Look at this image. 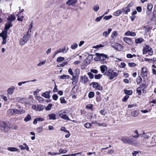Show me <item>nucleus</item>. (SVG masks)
<instances>
[{"label": "nucleus", "mask_w": 156, "mask_h": 156, "mask_svg": "<svg viewBox=\"0 0 156 156\" xmlns=\"http://www.w3.org/2000/svg\"><path fill=\"white\" fill-rule=\"evenodd\" d=\"M92 84V87L94 88H97L98 87L99 84L97 82H93L91 83Z\"/></svg>", "instance_id": "49"}, {"label": "nucleus", "mask_w": 156, "mask_h": 156, "mask_svg": "<svg viewBox=\"0 0 156 156\" xmlns=\"http://www.w3.org/2000/svg\"><path fill=\"white\" fill-rule=\"evenodd\" d=\"M78 47V44H77L75 43L72 44L71 46V48L72 49H76Z\"/></svg>", "instance_id": "44"}, {"label": "nucleus", "mask_w": 156, "mask_h": 156, "mask_svg": "<svg viewBox=\"0 0 156 156\" xmlns=\"http://www.w3.org/2000/svg\"><path fill=\"white\" fill-rule=\"evenodd\" d=\"M102 76V75L101 74H98V75H95V78L96 79H100Z\"/></svg>", "instance_id": "56"}, {"label": "nucleus", "mask_w": 156, "mask_h": 156, "mask_svg": "<svg viewBox=\"0 0 156 156\" xmlns=\"http://www.w3.org/2000/svg\"><path fill=\"white\" fill-rule=\"evenodd\" d=\"M125 9L123 8L120 10H117L116 12H114L113 13V15L114 16H119L123 12H124L125 14Z\"/></svg>", "instance_id": "8"}, {"label": "nucleus", "mask_w": 156, "mask_h": 156, "mask_svg": "<svg viewBox=\"0 0 156 156\" xmlns=\"http://www.w3.org/2000/svg\"><path fill=\"white\" fill-rule=\"evenodd\" d=\"M149 48V46L146 45L145 47H144L143 49V54H145L147 52V51Z\"/></svg>", "instance_id": "24"}, {"label": "nucleus", "mask_w": 156, "mask_h": 156, "mask_svg": "<svg viewBox=\"0 0 156 156\" xmlns=\"http://www.w3.org/2000/svg\"><path fill=\"white\" fill-rule=\"evenodd\" d=\"M141 90H142L139 87H138L137 88L136 90V92L138 93V95H140L141 94Z\"/></svg>", "instance_id": "63"}, {"label": "nucleus", "mask_w": 156, "mask_h": 156, "mask_svg": "<svg viewBox=\"0 0 156 156\" xmlns=\"http://www.w3.org/2000/svg\"><path fill=\"white\" fill-rule=\"evenodd\" d=\"M95 55L97 56L95 58L97 59V60H104L107 58V55L104 54L97 53Z\"/></svg>", "instance_id": "5"}, {"label": "nucleus", "mask_w": 156, "mask_h": 156, "mask_svg": "<svg viewBox=\"0 0 156 156\" xmlns=\"http://www.w3.org/2000/svg\"><path fill=\"white\" fill-rule=\"evenodd\" d=\"M124 41L128 44L131 45L133 44V42L131 38L127 37H124L123 39Z\"/></svg>", "instance_id": "10"}, {"label": "nucleus", "mask_w": 156, "mask_h": 156, "mask_svg": "<svg viewBox=\"0 0 156 156\" xmlns=\"http://www.w3.org/2000/svg\"><path fill=\"white\" fill-rule=\"evenodd\" d=\"M60 130L62 131H64L66 133H69V131L66 129L64 127H62L60 129Z\"/></svg>", "instance_id": "53"}, {"label": "nucleus", "mask_w": 156, "mask_h": 156, "mask_svg": "<svg viewBox=\"0 0 156 156\" xmlns=\"http://www.w3.org/2000/svg\"><path fill=\"white\" fill-rule=\"evenodd\" d=\"M53 99L54 100H56L58 98V96L56 94H54L52 96Z\"/></svg>", "instance_id": "62"}, {"label": "nucleus", "mask_w": 156, "mask_h": 156, "mask_svg": "<svg viewBox=\"0 0 156 156\" xmlns=\"http://www.w3.org/2000/svg\"><path fill=\"white\" fill-rule=\"evenodd\" d=\"M76 74L78 77L80 74V70L78 69H76L75 70Z\"/></svg>", "instance_id": "60"}, {"label": "nucleus", "mask_w": 156, "mask_h": 156, "mask_svg": "<svg viewBox=\"0 0 156 156\" xmlns=\"http://www.w3.org/2000/svg\"><path fill=\"white\" fill-rule=\"evenodd\" d=\"M121 140L123 143L125 144H128L133 145H136L137 144V143L136 140L128 136L123 137L121 139Z\"/></svg>", "instance_id": "1"}, {"label": "nucleus", "mask_w": 156, "mask_h": 156, "mask_svg": "<svg viewBox=\"0 0 156 156\" xmlns=\"http://www.w3.org/2000/svg\"><path fill=\"white\" fill-rule=\"evenodd\" d=\"M142 81V79L140 76H138L136 79V82L137 84H139Z\"/></svg>", "instance_id": "47"}, {"label": "nucleus", "mask_w": 156, "mask_h": 156, "mask_svg": "<svg viewBox=\"0 0 156 156\" xmlns=\"http://www.w3.org/2000/svg\"><path fill=\"white\" fill-rule=\"evenodd\" d=\"M64 59V58L62 57H58L57 59V62H60L63 61Z\"/></svg>", "instance_id": "51"}, {"label": "nucleus", "mask_w": 156, "mask_h": 156, "mask_svg": "<svg viewBox=\"0 0 156 156\" xmlns=\"http://www.w3.org/2000/svg\"><path fill=\"white\" fill-rule=\"evenodd\" d=\"M107 68L106 66L103 65L101 66L100 69L102 73H105V71L107 70Z\"/></svg>", "instance_id": "26"}, {"label": "nucleus", "mask_w": 156, "mask_h": 156, "mask_svg": "<svg viewBox=\"0 0 156 156\" xmlns=\"http://www.w3.org/2000/svg\"><path fill=\"white\" fill-rule=\"evenodd\" d=\"M60 78L62 79H69V75H63L60 76Z\"/></svg>", "instance_id": "39"}, {"label": "nucleus", "mask_w": 156, "mask_h": 156, "mask_svg": "<svg viewBox=\"0 0 156 156\" xmlns=\"http://www.w3.org/2000/svg\"><path fill=\"white\" fill-rule=\"evenodd\" d=\"M15 114H21L24 113L25 112V110L23 109L18 110L16 109H15Z\"/></svg>", "instance_id": "18"}, {"label": "nucleus", "mask_w": 156, "mask_h": 156, "mask_svg": "<svg viewBox=\"0 0 156 156\" xmlns=\"http://www.w3.org/2000/svg\"><path fill=\"white\" fill-rule=\"evenodd\" d=\"M72 77L73 78L71 79V80H73L72 82V84H74L76 83L78 81V78L74 76H72Z\"/></svg>", "instance_id": "23"}, {"label": "nucleus", "mask_w": 156, "mask_h": 156, "mask_svg": "<svg viewBox=\"0 0 156 156\" xmlns=\"http://www.w3.org/2000/svg\"><path fill=\"white\" fill-rule=\"evenodd\" d=\"M144 60L145 61H148V62H155L156 61V58H154L152 59H148L147 58H145Z\"/></svg>", "instance_id": "33"}, {"label": "nucleus", "mask_w": 156, "mask_h": 156, "mask_svg": "<svg viewBox=\"0 0 156 156\" xmlns=\"http://www.w3.org/2000/svg\"><path fill=\"white\" fill-rule=\"evenodd\" d=\"M31 119V117L30 115H28L24 119V120L25 122H28Z\"/></svg>", "instance_id": "41"}, {"label": "nucleus", "mask_w": 156, "mask_h": 156, "mask_svg": "<svg viewBox=\"0 0 156 156\" xmlns=\"http://www.w3.org/2000/svg\"><path fill=\"white\" fill-rule=\"evenodd\" d=\"M19 147L22 150L26 149L27 151H29V147L25 143H24L23 145H20Z\"/></svg>", "instance_id": "15"}, {"label": "nucleus", "mask_w": 156, "mask_h": 156, "mask_svg": "<svg viewBox=\"0 0 156 156\" xmlns=\"http://www.w3.org/2000/svg\"><path fill=\"white\" fill-rule=\"evenodd\" d=\"M42 96L45 97V98H49L51 96L48 91H46L43 93L42 94Z\"/></svg>", "instance_id": "20"}, {"label": "nucleus", "mask_w": 156, "mask_h": 156, "mask_svg": "<svg viewBox=\"0 0 156 156\" xmlns=\"http://www.w3.org/2000/svg\"><path fill=\"white\" fill-rule=\"evenodd\" d=\"M143 40L142 38H139L135 40V42L136 44L140 43L143 41Z\"/></svg>", "instance_id": "38"}, {"label": "nucleus", "mask_w": 156, "mask_h": 156, "mask_svg": "<svg viewBox=\"0 0 156 156\" xmlns=\"http://www.w3.org/2000/svg\"><path fill=\"white\" fill-rule=\"evenodd\" d=\"M140 137H143L145 139H148L149 137V136L146 134L144 132H143L142 133L140 134Z\"/></svg>", "instance_id": "30"}, {"label": "nucleus", "mask_w": 156, "mask_h": 156, "mask_svg": "<svg viewBox=\"0 0 156 156\" xmlns=\"http://www.w3.org/2000/svg\"><path fill=\"white\" fill-rule=\"evenodd\" d=\"M36 99L38 101L39 103H42L44 101L43 98L40 96L36 97Z\"/></svg>", "instance_id": "34"}, {"label": "nucleus", "mask_w": 156, "mask_h": 156, "mask_svg": "<svg viewBox=\"0 0 156 156\" xmlns=\"http://www.w3.org/2000/svg\"><path fill=\"white\" fill-rule=\"evenodd\" d=\"M112 30H108V31L104 32L103 34V36L106 37L110 33Z\"/></svg>", "instance_id": "36"}, {"label": "nucleus", "mask_w": 156, "mask_h": 156, "mask_svg": "<svg viewBox=\"0 0 156 156\" xmlns=\"http://www.w3.org/2000/svg\"><path fill=\"white\" fill-rule=\"evenodd\" d=\"M68 72L71 75H72V76H73L74 73L72 70V69L71 68H70L68 70Z\"/></svg>", "instance_id": "59"}, {"label": "nucleus", "mask_w": 156, "mask_h": 156, "mask_svg": "<svg viewBox=\"0 0 156 156\" xmlns=\"http://www.w3.org/2000/svg\"><path fill=\"white\" fill-rule=\"evenodd\" d=\"M133 5V2L130 3L126 7L123 8V9H125V14H127L128 12L130 11V10L129 8L132 7Z\"/></svg>", "instance_id": "9"}, {"label": "nucleus", "mask_w": 156, "mask_h": 156, "mask_svg": "<svg viewBox=\"0 0 156 156\" xmlns=\"http://www.w3.org/2000/svg\"><path fill=\"white\" fill-rule=\"evenodd\" d=\"M28 40V39L26 37L24 36L20 40V44L21 45H23L26 43L27 41Z\"/></svg>", "instance_id": "13"}, {"label": "nucleus", "mask_w": 156, "mask_h": 156, "mask_svg": "<svg viewBox=\"0 0 156 156\" xmlns=\"http://www.w3.org/2000/svg\"><path fill=\"white\" fill-rule=\"evenodd\" d=\"M111 46L119 51L122 50L123 49V47L120 44L117 43H112L111 44Z\"/></svg>", "instance_id": "6"}, {"label": "nucleus", "mask_w": 156, "mask_h": 156, "mask_svg": "<svg viewBox=\"0 0 156 156\" xmlns=\"http://www.w3.org/2000/svg\"><path fill=\"white\" fill-rule=\"evenodd\" d=\"M147 53L150 55H152L153 54V51L152 49L149 46Z\"/></svg>", "instance_id": "31"}, {"label": "nucleus", "mask_w": 156, "mask_h": 156, "mask_svg": "<svg viewBox=\"0 0 156 156\" xmlns=\"http://www.w3.org/2000/svg\"><path fill=\"white\" fill-rule=\"evenodd\" d=\"M112 17V15L106 16L104 17V19H105L106 20H108L110 19Z\"/></svg>", "instance_id": "57"}, {"label": "nucleus", "mask_w": 156, "mask_h": 156, "mask_svg": "<svg viewBox=\"0 0 156 156\" xmlns=\"http://www.w3.org/2000/svg\"><path fill=\"white\" fill-rule=\"evenodd\" d=\"M139 87L142 90H143L144 89H145L146 88V87L145 84L143 83L140 85Z\"/></svg>", "instance_id": "45"}, {"label": "nucleus", "mask_w": 156, "mask_h": 156, "mask_svg": "<svg viewBox=\"0 0 156 156\" xmlns=\"http://www.w3.org/2000/svg\"><path fill=\"white\" fill-rule=\"evenodd\" d=\"M76 2V0H69L66 2V4L69 5H73Z\"/></svg>", "instance_id": "17"}, {"label": "nucleus", "mask_w": 156, "mask_h": 156, "mask_svg": "<svg viewBox=\"0 0 156 156\" xmlns=\"http://www.w3.org/2000/svg\"><path fill=\"white\" fill-rule=\"evenodd\" d=\"M129 96L126 95L122 99V101L123 102H125L127 101V99L129 98Z\"/></svg>", "instance_id": "54"}, {"label": "nucleus", "mask_w": 156, "mask_h": 156, "mask_svg": "<svg viewBox=\"0 0 156 156\" xmlns=\"http://www.w3.org/2000/svg\"><path fill=\"white\" fill-rule=\"evenodd\" d=\"M16 20V17L14 15L11 14L7 18V22L5 24L4 29H9L12 26V21Z\"/></svg>", "instance_id": "2"}, {"label": "nucleus", "mask_w": 156, "mask_h": 156, "mask_svg": "<svg viewBox=\"0 0 156 156\" xmlns=\"http://www.w3.org/2000/svg\"><path fill=\"white\" fill-rule=\"evenodd\" d=\"M117 34L116 31H114L112 35V38H115L117 36Z\"/></svg>", "instance_id": "55"}, {"label": "nucleus", "mask_w": 156, "mask_h": 156, "mask_svg": "<svg viewBox=\"0 0 156 156\" xmlns=\"http://www.w3.org/2000/svg\"><path fill=\"white\" fill-rule=\"evenodd\" d=\"M150 143L151 144L149 146V147H154V144L156 143V136H153L149 140Z\"/></svg>", "instance_id": "7"}, {"label": "nucleus", "mask_w": 156, "mask_h": 156, "mask_svg": "<svg viewBox=\"0 0 156 156\" xmlns=\"http://www.w3.org/2000/svg\"><path fill=\"white\" fill-rule=\"evenodd\" d=\"M7 149L9 151L12 152L17 151L18 150L17 148L14 147H8Z\"/></svg>", "instance_id": "29"}, {"label": "nucleus", "mask_w": 156, "mask_h": 156, "mask_svg": "<svg viewBox=\"0 0 156 156\" xmlns=\"http://www.w3.org/2000/svg\"><path fill=\"white\" fill-rule=\"evenodd\" d=\"M15 109H10L7 111V112L9 114L12 115L15 114Z\"/></svg>", "instance_id": "32"}, {"label": "nucleus", "mask_w": 156, "mask_h": 156, "mask_svg": "<svg viewBox=\"0 0 156 156\" xmlns=\"http://www.w3.org/2000/svg\"><path fill=\"white\" fill-rule=\"evenodd\" d=\"M104 75H106L109 77L110 80L112 79L114 77H116L118 76V73L114 72L113 69H109L106 71Z\"/></svg>", "instance_id": "3"}, {"label": "nucleus", "mask_w": 156, "mask_h": 156, "mask_svg": "<svg viewBox=\"0 0 156 156\" xmlns=\"http://www.w3.org/2000/svg\"><path fill=\"white\" fill-rule=\"evenodd\" d=\"M99 6L98 5H96L94 6L93 9L95 12H97L99 9Z\"/></svg>", "instance_id": "50"}, {"label": "nucleus", "mask_w": 156, "mask_h": 156, "mask_svg": "<svg viewBox=\"0 0 156 156\" xmlns=\"http://www.w3.org/2000/svg\"><path fill=\"white\" fill-rule=\"evenodd\" d=\"M136 33L135 32H131L130 31H128L125 33V35L126 36H134L136 35Z\"/></svg>", "instance_id": "19"}, {"label": "nucleus", "mask_w": 156, "mask_h": 156, "mask_svg": "<svg viewBox=\"0 0 156 156\" xmlns=\"http://www.w3.org/2000/svg\"><path fill=\"white\" fill-rule=\"evenodd\" d=\"M128 65L130 67H133L135 66L136 64L134 63H129L128 64Z\"/></svg>", "instance_id": "61"}, {"label": "nucleus", "mask_w": 156, "mask_h": 156, "mask_svg": "<svg viewBox=\"0 0 156 156\" xmlns=\"http://www.w3.org/2000/svg\"><path fill=\"white\" fill-rule=\"evenodd\" d=\"M92 125L90 123L87 122L85 124L84 126L87 128H89Z\"/></svg>", "instance_id": "48"}, {"label": "nucleus", "mask_w": 156, "mask_h": 156, "mask_svg": "<svg viewBox=\"0 0 156 156\" xmlns=\"http://www.w3.org/2000/svg\"><path fill=\"white\" fill-rule=\"evenodd\" d=\"M48 116L49 118V119L50 120H55L56 119V115L54 113H51L49 114L48 115Z\"/></svg>", "instance_id": "21"}, {"label": "nucleus", "mask_w": 156, "mask_h": 156, "mask_svg": "<svg viewBox=\"0 0 156 156\" xmlns=\"http://www.w3.org/2000/svg\"><path fill=\"white\" fill-rule=\"evenodd\" d=\"M94 96V93L93 91H91L88 94V96L90 98H93Z\"/></svg>", "instance_id": "40"}, {"label": "nucleus", "mask_w": 156, "mask_h": 156, "mask_svg": "<svg viewBox=\"0 0 156 156\" xmlns=\"http://www.w3.org/2000/svg\"><path fill=\"white\" fill-rule=\"evenodd\" d=\"M52 106V105L51 104H50L46 107L45 109L46 110H50L51 108V107Z\"/></svg>", "instance_id": "52"}, {"label": "nucleus", "mask_w": 156, "mask_h": 156, "mask_svg": "<svg viewBox=\"0 0 156 156\" xmlns=\"http://www.w3.org/2000/svg\"><path fill=\"white\" fill-rule=\"evenodd\" d=\"M46 62V60H44V61L40 62L38 64H37V66H41L42 65H44Z\"/></svg>", "instance_id": "42"}, {"label": "nucleus", "mask_w": 156, "mask_h": 156, "mask_svg": "<svg viewBox=\"0 0 156 156\" xmlns=\"http://www.w3.org/2000/svg\"><path fill=\"white\" fill-rule=\"evenodd\" d=\"M60 103L61 104H66L67 103V101L63 97H61L60 99Z\"/></svg>", "instance_id": "43"}, {"label": "nucleus", "mask_w": 156, "mask_h": 156, "mask_svg": "<svg viewBox=\"0 0 156 156\" xmlns=\"http://www.w3.org/2000/svg\"><path fill=\"white\" fill-rule=\"evenodd\" d=\"M81 82L85 84L88 81V78L85 76H80Z\"/></svg>", "instance_id": "14"}, {"label": "nucleus", "mask_w": 156, "mask_h": 156, "mask_svg": "<svg viewBox=\"0 0 156 156\" xmlns=\"http://www.w3.org/2000/svg\"><path fill=\"white\" fill-rule=\"evenodd\" d=\"M124 92L125 94L128 95H131L132 94V91L131 90H124Z\"/></svg>", "instance_id": "35"}, {"label": "nucleus", "mask_w": 156, "mask_h": 156, "mask_svg": "<svg viewBox=\"0 0 156 156\" xmlns=\"http://www.w3.org/2000/svg\"><path fill=\"white\" fill-rule=\"evenodd\" d=\"M7 30H4L0 34V36L2 37V38H7Z\"/></svg>", "instance_id": "16"}, {"label": "nucleus", "mask_w": 156, "mask_h": 156, "mask_svg": "<svg viewBox=\"0 0 156 156\" xmlns=\"http://www.w3.org/2000/svg\"><path fill=\"white\" fill-rule=\"evenodd\" d=\"M44 107L43 105H37V106L36 110L37 111H40L43 110Z\"/></svg>", "instance_id": "27"}, {"label": "nucleus", "mask_w": 156, "mask_h": 156, "mask_svg": "<svg viewBox=\"0 0 156 156\" xmlns=\"http://www.w3.org/2000/svg\"><path fill=\"white\" fill-rule=\"evenodd\" d=\"M153 8V5L151 3H150L148 4L147 10H149L152 11V9Z\"/></svg>", "instance_id": "37"}, {"label": "nucleus", "mask_w": 156, "mask_h": 156, "mask_svg": "<svg viewBox=\"0 0 156 156\" xmlns=\"http://www.w3.org/2000/svg\"><path fill=\"white\" fill-rule=\"evenodd\" d=\"M43 130V128L42 127H38L37 129V131L38 133L41 132Z\"/></svg>", "instance_id": "64"}, {"label": "nucleus", "mask_w": 156, "mask_h": 156, "mask_svg": "<svg viewBox=\"0 0 156 156\" xmlns=\"http://www.w3.org/2000/svg\"><path fill=\"white\" fill-rule=\"evenodd\" d=\"M66 113V112L65 111H64L63 112H59L57 113V115L59 117H60L65 120H71L68 116L65 114Z\"/></svg>", "instance_id": "4"}, {"label": "nucleus", "mask_w": 156, "mask_h": 156, "mask_svg": "<svg viewBox=\"0 0 156 156\" xmlns=\"http://www.w3.org/2000/svg\"><path fill=\"white\" fill-rule=\"evenodd\" d=\"M31 30H28L26 34L24 36L26 37L28 39L30 37V36L31 34Z\"/></svg>", "instance_id": "25"}, {"label": "nucleus", "mask_w": 156, "mask_h": 156, "mask_svg": "<svg viewBox=\"0 0 156 156\" xmlns=\"http://www.w3.org/2000/svg\"><path fill=\"white\" fill-rule=\"evenodd\" d=\"M139 113L137 111H134L131 112L130 113V115L133 117H136L138 115Z\"/></svg>", "instance_id": "22"}, {"label": "nucleus", "mask_w": 156, "mask_h": 156, "mask_svg": "<svg viewBox=\"0 0 156 156\" xmlns=\"http://www.w3.org/2000/svg\"><path fill=\"white\" fill-rule=\"evenodd\" d=\"M141 75L142 77H144L147 76V72L146 68L144 67L143 68L141 69Z\"/></svg>", "instance_id": "11"}, {"label": "nucleus", "mask_w": 156, "mask_h": 156, "mask_svg": "<svg viewBox=\"0 0 156 156\" xmlns=\"http://www.w3.org/2000/svg\"><path fill=\"white\" fill-rule=\"evenodd\" d=\"M15 88L14 86H12L9 88L7 90V93L9 95H11L13 93Z\"/></svg>", "instance_id": "12"}, {"label": "nucleus", "mask_w": 156, "mask_h": 156, "mask_svg": "<svg viewBox=\"0 0 156 156\" xmlns=\"http://www.w3.org/2000/svg\"><path fill=\"white\" fill-rule=\"evenodd\" d=\"M87 74L89 76V78L90 79H92L94 78V75L92 73L90 72H88L87 73Z\"/></svg>", "instance_id": "58"}, {"label": "nucleus", "mask_w": 156, "mask_h": 156, "mask_svg": "<svg viewBox=\"0 0 156 156\" xmlns=\"http://www.w3.org/2000/svg\"><path fill=\"white\" fill-rule=\"evenodd\" d=\"M48 154L52 156H55L60 154V153H58L57 152H51L50 151L48 153Z\"/></svg>", "instance_id": "46"}, {"label": "nucleus", "mask_w": 156, "mask_h": 156, "mask_svg": "<svg viewBox=\"0 0 156 156\" xmlns=\"http://www.w3.org/2000/svg\"><path fill=\"white\" fill-rule=\"evenodd\" d=\"M69 48L68 47L64 46L63 49H61V51L63 53H66L67 52Z\"/></svg>", "instance_id": "28"}]
</instances>
